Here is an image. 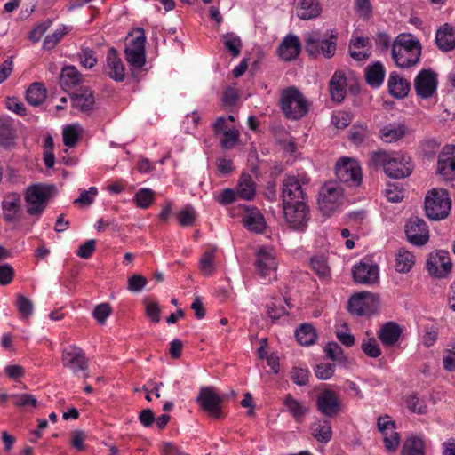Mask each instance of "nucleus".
Masks as SVG:
<instances>
[{
	"label": "nucleus",
	"mask_w": 455,
	"mask_h": 455,
	"mask_svg": "<svg viewBox=\"0 0 455 455\" xmlns=\"http://www.w3.org/2000/svg\"><path fill=\"white\" fill-rule=\"evenodd\" d=\"M421 44L411 34H399L392 44L391 57L400 68H409L417 65L421 56Z\"/></svg>",
	"instance_id": "nucleus-1"
},
{
	"label": "nucleus",
	"mask_w": 455,
	"mask_h": 455,
	"mask_svg": "<svg viewBox=\"0 0 455 455\" xmlns=\"http://www.w3.org/2000/svg\"><path fill=\"white\" fill-rule=\"evenodd\" d=\"M369 164L376 168L382 167L385 173L394 179L408 177L412 171L410 157L398 153L388 154L384 150L372 152Z\"/></svg>",
	"instance_id": "nucleus-2"
},
{
	"label": "nucleus",
	"mask_w": 455,
	"mask_h": 455,
	"mask_svg": "<svg viewBox=\"0 0 455 455\" xmlns=\"http://www.w3.org/2000/svg\"><path fill=\"white\" fill-rule=\"evenodd\" d=\"M338 32L328 29L323 35L320 30H314L305 35V49L310 56L323 55L326 59L332 58L337 51Z\"/></svg>",
	"instance_id": "nucleus-3"
},
{
	"label": "nucleus",
	"mask_w": 455,
	"mask_h": 455,
	"mask_svg": "<svg viewBox=\"0 0 455 455\" xmlns=\"http://www.w3.org/2000/svg\"><path fill=\"white\" fill-rule=\"evenodd\" d=\"M279 106L284 116L290 120H299L309 111L311 103L295 86L280 92Z\"/></svg>",
	"instance_id": "nucleus-4"
},
{
	"label": "nucleus",
	"mask_w": 455,
	"mask_h": 455,
	"mask_svg": "<svg viewBox=\"0 0 455 455\" xmlns=\"http://www.w3.org/2000/svg\"><path fill=\"white\" fill-rule=\"evenodd\" d=\"M451 200L448 191L443 188H433L425 198V212L433 220L445 219L451 211Z\"/></svg>",
	"instance_id": "nucleus-5"
},
{
	"label": "nucleus",
	"mask_w": 455,
	"mask_h": 455,
	"mask_svg": "<svg viewBox=\"0 0 455 455\" xmlns=\"http://www.w3.org/2000/svg\"><path fill=\"white\" fill-rule=\"evenodd\" d=\"M54 190V186L44 184L30 186L25 195V199L28 204L27 212L32 216H41Z\"/></svg>",
	"instance_id": "nucleus-6"
},
{
	"label": "nucleus",
	"mask_w": 455,
	"mask_h": 455,
	"mask_svg": "<svg viewBox=\"0 0 455 455\" xmlns=\"http://www.w3.org/2000/svg\"><path fill=\"white\" fill-rule=\"evenodd\" d=\"M134 34L135 36L126 43L124 55L126 61L132 68L140 69L146 63V36L142 28H137Z\"/></svg>",
	"instance_id": "nucleus-7"
},
{
	"label": "nucleus",
	"mask_w": 455,
	"mask_h": 455,
	"mask_svg": "<svg viewBox=\"0 0 455 455\" xmlns=\"http://www.w3.org/2000/svg\"><path fill=\"white\" fill-rule=\"evenodd\" d=\"M343 192L339 185L330 181L325 183L319 191L317 204L324 215L335 212L342 202Z\"/></svg>",
	"instance_id": "nucleus-8"
},
{
	"label": "nucleus",
	"mask_w": 455,
	"mask_h": 455,
	"mask_svg": "<svg viewBox=\"0 0 455 455\" xmlns=\"http://www.w3.org/2000/svg\"><path fill=\"white\" fill-rule=\"evenodd\" d=\"M307 183L308 179L305 176L299 179L294 175L286 176L282 187L283 205L305 202L306 192L303 186Z\"/></svg>",
	"instance_id": "nucleus-9"
},
{
	"label": "nucleus",
	"mask_w": 455,
	"mask_h": 455,
	"mask_svg": "<svg viewBox=\"0 0 455 455\" xmlns=\"http://www.w3.org/2000/svg\"><path fill=\"white\" fill-rule=\"evenodd\" d=\"M275 250L271 246H263L259 249L255 258V267L258 275L263 279H275L277 269Z\"/></svg>",
	"instance_id": "nucleus-10"
},
{
	"label": "nucleus",
	"mask_w": 455,
	"mask_h": 455,
	"mask_svg": "<svg viewBox=\"0 0 455 455\" xmlns=\"http://www.w3.org/2000/svg\"><path fill=\"white\" fill-rule=\"evenodd\" d=\"M283 215L288 226L294 231L304 232L309 220V208L306 202L283 205Z\"/></svg>",
	"instance_id": "nucleus-11"
},
{
	"label": "nucleus",
	"mask_w": 455,
	"mask_h": 455,
	"mask_svg": "<svg viewBox=\"0 0 455 455\" xmlns=\"http://www.w3.org/2000/svg\"><path fill=\"white\" fill-rule=\"evenodd\" d=\"M223 403L224 397L212 387H201V411L211 419L219 420L225 417Z\"/></svg>",
	"instance_id": "nucleus-12"
},
{
	"label": "nucleus",
	"mask_w": 455,
	"mask_h": 455,
	"mask_svg": "<svg viewBox=\"0 0 455 455\" xmlns=\"http://www.w3.org/2000/svg\"><path fill=\"white\" fill-rule=\"evenodd\" d=\"M338 179L350 187H357L362 181V169L359 163L349 157L340 158L335 167Z\"/></svg>",
	"instance_id": "nucleus-13"
},
{
	"label": "nucleus",
	"mask_w": 455,
	"mask_h": 455,
	"mask_svg": "<svg viewBox=\"0 0 455 455\" xmlns=\"http://www.w3.org/2000/svg\"><path fill=\"white\" fill-rule=\"evenodd\" d=\"M61 362L65 368L69 369L76 375L85 371L88 368V359L84 350L75 345H69L63 349Z\"/></svg>",
	"instance_id": "nucleus-14"
},
{
	"label": "nucleus",
	"mask_w": 455,
	"mask_h": 455,
	"mask_svg": "<svg viewBox=\"0 0 455 455\" xmlns=\"http://www.w3.org/2000/svg\"><path fill=\"white\" fill-rule=\"evenodd\" d=\"M377 305V299L374 294L363 291L353 295L349 299L348 309L351 314L363 316L374 313Z\"/></svg>",
	"instance_id": "nucleus-15"
},
{
	"label": "nucleus",
	"mask_w": 455,
	"mask_h": 455,
	"mask_svg": "<svg viewBox=\"0 0 455 455\" xmlns=\"http://www.w3.org/2000/svg\"><path fill=\"white\" fill-rule=\"evenodd\" d=\"M408 241L416 246L425 245L429 240V230L426 221L419 217H411L405 225Z\"/></svg>",
	"instance_id": "nucleus-16"
},
{
	"label": "nucleus",
	"mask_w": 455,
	"mask_h": 455,
	"mask_svg": "<svg viewBox=\"0 0 455 455\" xmlns=\"http://www.w3.org/2000/svg\"><path fill=\"white\" fill-rule=\"evenodd\" d=\"M315 405L317 411L325 417H333L341 409V401L339 395L331 389H323L316 396Z\"/></svg>",
	"instance_id": "nucleus-17"
},
{
	"label": "nucleus",
	"mask_w": 455,
	"mask_h": 455,
	"mask_svg": "<svg viewBox=\"0 0 455 455\" xmlns=\"http://www.w3.org/2000/svg\"><path fill=\"white\" fill-rule=\"evenodd\" d=\"M436 172L445 180L455 179V146L445 145L438 155Z\"/></svg>",
	"instance_id": "nucleus-18"
},
{
	"label": "nucleus",
	"mask_w": 455,
	"mask_h": 455,
	"mask_svg": "<svg viewBox=\"0 0 455 455\" xmlns=\"http://www.w3.org/2000/svg\"><path fill=\"white\" fill-rule=\"evenodd\" d=\"M427 268L431 275L439 278L445 276L452 268L449 252L440 250L435 254H430L427 261Z\"/></svg>",
	"instance_id": "nucleus-19"
},
{
	"label": "nucleus",
	"mask_w": 455,
	"mask_h": 455,
	"mask_svg": "<svg viewBox=\"0 0 455 455\" xmlns=\"http://www.w3.org/2000/svg\"><path fill=\"white\" fill-rule=\"evenodd\" d=\"M436 75L431 69H423L416 76L414 87L418 96L428 99L436 91Z\"/></svg>",
	"instance_id": "nucleus-20"
},
{
	"label": "nucleus",
	"mask_w": 455,
	"mask_h": 455,
	"mask_svg": "<svg viewBox=\"0 0 455 455\" xmlns=\"http://www.w3.org/2000/svg\"><path fill=\"white\" fill-rule=\"evenodd\" d=\"M352 274L355 283L372 284L379 278V268L371 259H364L353 267Z\"/></svg>",
	"instance_id": "nucleus-21"
},
{
	"label": "nucleus",
	"mask_w": 455,
	"mask_h": 455,
	"mask_svg": "<svg viewBox=\"0 0 455 455\" xmlns=\"http://www.w3.org/2000/svg\"><path fill=\"white\" fill-rule=\"evenodd\" d=\"M227 121L226 117L220 116L213 124L214 132L217 134H222L220 142L226 150L235 148L239 142L240 136L239 131L234 127H229Z\"/></svg>",
	"instance_id": "nucleus-22"
},
{
	"label": "nucleus",
	"mask_w": 455,
	"mask_h": 455,
	"mask_svg": "<svg viewBox=\"0 0 455 455\" xmlns=\"http://www.w3.org/2000/svg\"><path fill=\"white\" fill-rule=\"evenodd\" d=\"M106 62L104 71L107 76L116 82H123L125 77L124 67L116 48L110 47L108 49Z\"/></svg>",
	"instance_id": "nucleus-23"
},
{
	"label": "nucleus",
	"mask_w": 455,
	"mask_h": 455,
	"mask_svg": "<svg viewBox=\"0 0 455 455\" xmlns=\"http://www.w3.org/2000/svg\"><path fill=\"white\" fill-rule=\"evenodd\" d=\"M371 48L370 37L354 34L349 42L348 52L354 60L361 61L367 60L371 56Z\"/></svg>",
	"instance_id": "nucleus-24"
},
{
	"label": "nucleus",
	"mask_w": 455,
	"mask_h": 455,
	"mask_svg": "<svg viewBox=\"0 0 455 455\" xmlns=\"http://www.w3.org/2000/svg\"><path fill=\"white\" fill-rule=\"evenodd\" d=\"M17 127L15 121L9 116H0V146L11 148L15 145Z\"/></svg>",
	"instance_id": "nucleus-25"
},
{
	"label": "nucleus",
	"mask_w": 455,
	"mask_h": 455,
	"mask_svg": "<svg viewBox=\"0 0 455 455\" xmlns=\"http://www.w3.org/2000/svg\"><path fill=\"white\" fill-rule=\"evenodd\" d=\"M243 225L255 233H262L266 228V221L261 212L256 207L245 206L242 214Z\"/></svg>",
	"instance_id": "nucleus-26"
},
{
	"label": "nucleus",
	"mask_w": 455,
	"mask_h": 455,
	"mask_svg": "<svg viewBox=\"0 0 455 455\" xmlns=\"http://www.w3.org/2000/svg\"><path fill=\"white\" fill-rule=\"evenodd\" d=\"M301 45L295 35L286 36L278 47L279 57L284 61L295 60L300 52Z\"/></svg>",
	"instance_id": "nucleus-27"
},
{
	"label": "nucleus",
	"mask_w": 455,
	"mask_h": 455,
	"mask_svg": "<svg viewBox=\"0 0 455 455\" xmlns=\"http://www.w3.org/2000/svg\"><path fill=\"white\" fill-rule=\"evenodd\" d=\"M435 44L439 50L447 52L455 48V28L445 23L435 33Z\"/></svg>",
	"instance_id": "nucleus-28"
},
{
	"label": "nucleus",
	"mask_w": 455,
	"mask_h": 455,
	"mask_svg": "<svg viewBox=\"0 0 455 455\" xmlns=\"http://www.w3.org/2000/svg\"><path fill=\"white\" fill-rule=\"evenodd\" d=\"M71 101L74 108L84 113L89 112L95 104L94 93L88 87H80L71 96Z\"/></svg>",
	"instance_id": "nucleus-29"
},
{
	"label": "nucleus",
	"mask_w": 455,
	"mask_h": 455,
	"mask_svg": "<svg viewBox=\"0 0 455 455\" xmlns=\"http://www.w3.org/2000/svg\"><path fill=\"white\" fill-rule=\"evenodd\" d=\"M387 87L389 93L393 97L403 99L408 95L411 90V84L397 72H391L387 80Z\"/></svg>",
	"instance_id": "nucleus-30"
},
{
	"label": "nucleus",
	"mask_w": 455,
	"mask_h": 455,
	"mask_svg": "<svg viewBox=\"0 0 455 455\" xmlns=\"http://www.w3.org/2000/svg\"><path fill=\"white\" fill-rule=\"evenodd\" d=\"M407 126L403 123L388 124L379 130V139L386 143L395 142L405 136Z\"/></svg>",
	"instance_id": "nucleus-31"
},
{
	"label": "nucleus",
	"mask_w": 455,
	"mask_h": 455,
	"mask_svg": "<svg viewBox=\"0 0 455 455\" xmlns=\"http://www.w3.org/2000/svg\"><path fill=\"white\" fill-rule=\"evenodd\" d=\"M20 196L17 193H9L4 196L2 209L5 221L12 222L15 220L16 215L20 210Z\"/></svg>",
	"instance_id": "nucleus-32"
},
{
	"label": "nucleus",
	"mask_w": 455,
	"mask_h": 455,
	"mask_svg": "<svg viewBox=\"0 0 455 455\" xmlns=\"http://www.w3.org/2000/svg\"><path fill=\"white\" fill-rule=\"evenodd\" d=\"M401 333L402 330L396 323L388 322L379 329L378 337L384 346L391 347L398 341Z\"/></svg>",
	"instance_id": "nucleus-33"
},
{
	"label": "nucleus",
	"mask_w": 455,
	"mask_h": 455,
	"mask_svg": "<svg viewBox=\"0 0 455 455\" xmlns=\"http://www.w3.org/2000/svg\"><path fill=\"white\" fill-rule=\"evenodd\" d=\"M330 93L331 99L340 102L347 93V78L341 71H336L330 80Z\"/></svg>",
	"instance_id": "nucleus-34"
},
{
	"label": "nucleus",
	"mask_w": 455,
	"mask_h": 455,
	"mask_svg": "<svg viewBox=\"0 0 455 455\" xmlns=\"http://www.w3.org/2000/svg\"><path fill=\"white\" fill-rule=\"evenodd\" d=\"M385 75L386 70L380 61H375L365 68L366 83L372 88H379L383 84Z\"/></svg>",
	"instance_id": "nucleus-35"
},
{
	"label": "nucleus",
	"mask_w": 455,
	"mask_h": 455,
	"mask_svg": "<svg viewBox=\"0 0 455 455\" xmlns=\"http://www.w3.org/2000/svg\"><path fill=\"white\" fill-rule=\"evenodd\" d=\"M283 404L296 422H302L304 417L309 411L307 406L294 398L291 394H287L284 396Z\"/></svg>",
	"instance_id": "nucleus-36"
},
{
	"label": "nucleus",
	"mask_w": 455,
	"mask_h": 455,
	"mask_svg": "<svg viewBox=\"0 0 455 455\" xmlns=\"http://www.w3.org/2000/svg\"><path fill=\"white\" fill-rule=\"evenodd\" d=\"M322 8L317 0H301L297 7V16L301 20H311L318 17Z\"/></svg>",
	"instance_id": "nucleus-37"
},
{
	"label": "nucleus",
	"mask_w": 455,
	"mask_h": 455,
	"mask_svg": "<svg viewBox=\"0 0 455 455\" xmlns=\"http://www.w3.org/2000/svg\"><path fill=\"white\" fill-rule=\"evenodd\" d=\"M256 193L255 183L248 173H243L239 178L236 194L237 196L244 200H251Z\"/></svg>",
	"instance_id": "nucleus-38"
},
{
	"label": "nucleus",
	"mask_w": 455,
	"mask_h": 455,
	"mask_svg": "<svg viewBox=\"0 0 455 455\" xmlns=\"http://www.w3.org/2000/svg\"><path fill=\"white\" fill-rule=\"evenodd\" d=\"M312 435L320 443H327L332 437L331 421L318 420L312 426Z\"/></svg>",
	"instance_id": "nucleus-39"
},
{
	"label": "nucleus",
	"mask_w": 455,
	"mask_h": 455,
	"mask_svg": "<svg viewBox=\"0 0 455 455\" xmlns=\"http://www.w3.org/2000/svg\"><path fill=\"white\" fill-rule=\"evenodd\" d=\"M84 81L82 74L75 66H66L61 70L60 82L63 86L74 87Z\"/></svg>",
	"instance_id": "nucleus-40"
},
{
	"label": "nucleus",
	"mask_w": 455,
	"mask_h": 455,
	"mask_svg": "<svg viewBox=\"0 0 455 455\" xmlns=\"http://www.w3.org/2000/svg\"><path fill=\"white\" fill-rule=\"evenodd\" d=\"M215 252V249H211L201 255V276L210 277L216 272L217 261L214 255Z\"/></svg>",
	"instance_id": "nucleus-41"
},
{
	"label": "nucleus",
	"mask_w": 455,
	"mask_h": 455,
	"mask_svg": "<svg viewBox=\"0 0 455 455\" xmlns=\"http://www.w3.org/2000/svg\"><path fill=\"white\" fill-rule=\"evenodd\" d=\"M46 98V89L41 83H33L26 92V100L32 106L41 105Z\"/></svg>",
	"instance_id": "nucleus-42"
},
{
	"label": "nucleus",
	"mask_w": 455,
	"mask_h": 455,
	"mask_svg": "<svg viewBox=\"0 0 455 455\" xmlns=\"http://www.w3.org/2000/svg\"><path fill=\"white\" fill-rule=\"evenodd\" d=\"M76 58L79 64L86 69L92 68L98 62L96 52L93 49L87 46L85 44H83L80 46L79 52L76 54Z\"/></svg>",
	"instance_id": "nucleus-43"
},
{
	"label": "nucleus",
	"mask_w": 455,
	"mask_h": 455,
	"mask_svg": "<svg viewBox=\"0 0 455 455\" xmlns=\"http://www.w3.org/2000/svg\"><path fill=\"white\" fill-rule=\"evenodd\" d=\"M414 263V255L411 251L404 248L398 250L395 257L396 271L400 273H407L412 268Z\"/></svg>",
	"instance_id": "nucleus-44"
},
{
	"label": "nucleus",
	"mask_w": 455,
	"mask_h": 455,
	"mask_svg": "<svg viewBox=\"0 0 455 455\" xmlns=\"http://www.w3.org/2000/svg\"><path fill=\"white\" fill-rule=\"evenodd\" d=\"M402 455H425L423 440L415 435L406 439L402 449Z\"/></svg>",
	"instance_id": "nucleus-45"
},
{
	"label": "nucleus",
	"mask_w": 455,
	"mask_h": 455,
	"mask_svg": "<svg viewBox=\"0 0 455 455\" xmlns=\"http://www.w3.org/2000/svg\"><path fill=\"white\" fill-rule=\"evenodd\" d=\"M296 339L302 346H310L316 340L317 335L314 327L310 324L304 323L297 329L295 332Z\"/></svg>",
	"instance_id": "nucleus-46"
},
{
	"label": "nucleus",
	"mask_w": 455,
	"mask_h": 455,
	"mask_svg": "<svg viewBox=\"0 0 455 455\" xmlns=\"http://www.w3.org/2000/svg\"><path fill=\"white\" fill-rule=\"evenodd\" d=\"M312 269L323 280H329L331 276L330 267L324 255H315L310 259Z\"/></svg>",
	"instance_id": "nucleus-47"
},
{
	"label": "nucleus",
	"mask_w": 455,
	"mask_h": 455,
	"mask_svg": "<svg viewBox=\"0 0 455 455\" xmlns=\"http://www.w3.org/2000/svg\"><path fill=\"white\" fill-rule=\"evenodd\" d=\"M71 30V27L62 25L60 28L54 30L52 34L45 36L43 48L46 51H51L61 41V39Z\"/></svg>",
	"instance_id": "nucleus-48"
},
{
	"label": "nucleus",
	"mask_w": 455,
	"mask_h": 455,
	"mask_svg": "<svg viewBox=\"0 0 455 455\" xmlns=\"http://www.w3.org/2000/svg\"><path fill=\"white\" fill-rule=\"evenodd\" d=\"M222 42L225 48L230 52L233 57H237L241 53L242 41L240 37L234 33H228L222 36Z\"/></svg>",
	"instance_id": "nucleus-49"
},
{
	"label": "nucleus",
	"mask_w": 455,
	"mask_h": 455,
	"mask_svg": "<svg viewBox=\"0 0 455 455\" xmlns=\"http://www.w3.org/2000/svg\"><path fill=\"white\" fill-rule=\"evenodd\" d=\"M155 199V192L150 188H140L135 196L134 201L138 207L142 209L148 208Z\"/></svg>",
	"instance_id": "nucleus-50"
},
{
	"label": "nucleus",
	"mask_w": 455,
	"mask_h": 455,
	"mask_svg": "<svg viewBox=\"0 0 455 455\" xmlns=\"http://www.w3.org/2000/svg\"><path fill=\"white\" fill-rule=\"evenodd\" d=\"M15 305L21 318L28 319L32 315L34 308L33 303L22 294H17Z\"/></svg>",
	"instance_id": "nucleus-51"
},
{
	"label": "nucleus",
	"mask_w": 455,
	"mask_h": 455,
	"mask_svg": "<svg viewBox=\"0 0 455 455\" xmlns=\"http://www.w3.org/2000/svg\"><path fill=\"white\" fill-rule=\"evenodd\" d=\"M11 403L16 407H36V398L29 394H12Z\"/></svg>",
	"instance_id": "nucleus-52"
},
{
	"label": "nucleus",
	"mask_w": 455,
	"mask_h": 455,
	"mask_svg": "<svg viewBox=\"0 0 455 455\" xmlns=\"http://www.w3.org/2000/svg\"><path fill=\"white\" fill-rule=\"evenodd\" d=\"M361 348L367 356L371 358H377L381 355V349L373 337L363 339Z\"/></svg>",
	"instance_id": "nucleus-53"
},
{
	"label": "nucleus",
	"mask_w": 455,
	"mask_h": 455,
	"mask_svg": "<svg viewBox=\"0 0 455 455\" xmlns=\"http://www.w3.org/2000/svg\"><path fill=\"white\" fill-rule=\"evenodd\" d=\"M176 217L180 226L189 227L196 220V211L192 206L187 205L176 214Z\"/></svg>",
	"instance_id": "nucleus-54"
},
{
	"label": "nucleus",
	"mask_w": 455,
	"mask_h": 455,
	"mask_svg": "<svg viewBox=\"0 0 455 455\" xmlns=\"http://www.w3.org/2000/svg\"><path fill=\"white\" fill-rule=\"evenodd\" d=\"M355 8L358 16L363 20H368L372 15L370 0H355Z\"/></svg>",
	"instance_id": "nucleus-55"
},
{
	"label": "nucleus",
	"mask_w": 455,
	"mask_h": 455,
	"mask_svg": "<svg viewBox=\"0 0 455 455\" xmlns=\"http://www.w3.org/2000/svg\"><path fill=\"white\" fill-rule=\"evenodd\" d=\"M335 372V365L330 363H322L315 366V374L319 379H331Z\"/></svg>",
	"instance_id": "nucleus-56"
},
{
	"label": "nucleus",
	"mask_w": 455,
	"mask_h": 455,
	"mask_svg": "<svg viewBox=\"0 0 455 455\" xmlns=\"http://www.w3.org/2000/svg\"><path fill=\"white\" fill-rule=\"evenodd\" d=\"M291 378L296 385L306 386L308 383L309 371L306 368L293 367Z\"/></svg>",
	"instance_id": "nucleus-57"
},
{
	"label": "nucleus",
	"mask_w": 455,
	"mask_h": 455,
	"mask_svg": "<svg viewBox=\"0 0 455 455\" xmlns=\"http://www.w3.org/2000/svg\"><path fill=\"white\" fill-rule=\"evenodd\" d=\"M148 283V280L141 275H132L128 278L127 289L132 292H140Z\"/></svg>",
	"instance_id": "nucleus-58"
},
{
	"label": "nucleus",
	"mask_w": 455,
	"mask_h": 455,
	"mask_svg": "<svg viewBox=\"0 0 455 455\" xmlns=\"http://www.w3.org/2000/svg\"><path fill=\"white\" fill-rule=\"evenodd\" d=\"M324 352L332 361L342 362L345 359L342 348L336 342H329L325 346Z\"/></svg>",
	"instance_id": "nucleus-59"
},
{
	"label": "nucleus",
	"mask_w": 455,
	"mask_h": 455,
	"mask_svg": "<svg viewBox=\"0 0 455 455\" xmlns=\"http://www.w3.org/2000/svg\"><path fill=\"white\" fill-rule=\"evenodd\" d=\"M63 143L68 148L76 146L78 140V132L75 126L68 125L63 130Z\"/></svg>",
	"instance_id": "nucleus-60"
},
{
	"label": "nucleus",
	"mask_w": 455,
	"mask_h": 455,
	"mask_svg": "<svg viewBox=\"0 0 455 455\" xmlns=\"http://www.w3.org/2000/svg\"><path fill=\"white\" fill-rule=\"evenodd\" d=\"M351 123V116L347 112L339 111L331 116V124L338 129H344Z\"/></svg>",
	"instance_id": "nucleus-61"
},
{
	"label": "nucleus",
	"mask_w": 455,
	"mask_h": 455,
	"mask_svg": "<svg viewBox=\"0 0 455 455\" xmlns=\"http://www.w3.org/2000/svg\"><path fill=\"white\" fill-rule=\"evenodd\" d=\"M111 311H112V309H111L109 304L101 303V304L96 306V307L94 308V310L92 312V315L98 321V323L102 324L106 322L107 318L110 315Z\"/></svg>",
	"instance_id": "nucleus-62"
},
{
	"label": "nucleus",
	"mask_w": 455,
	"mask_h": 455,
	"mask_svg": "<svg viewBox=\"0 0 455 455\" xmlns=\"http://www.w3.org/2000/svg\"><path fill=\"white\" fill-rule=\"evenodd\" d=\"M408 409L418 414H424L427 411V406L423 401H421L415 395H411L407 398Z\"/></svg>",
	"instance_id": "nucleus-63"
},
{
	"label": "nucleus",
	"mask_w": 455,
	"mask_h": 455,
	"mask_svg": "<svg viewBox=\"0 0 455 455\" xmlns=\"http://www.w3.org/2000/svg\"><path fill=\"white\" fill-rule=\"evenodd\" d=\"M378 429L382 435H387L388 433L395 430V423L387 415L380 416L377 422Z\"/></svg>",
	"instance_id": "nucleus-64"
}]
</instances>
